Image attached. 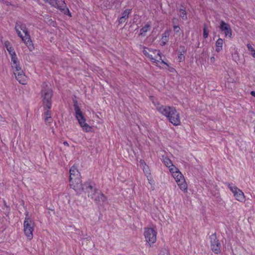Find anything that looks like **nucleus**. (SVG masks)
I'll return each instance as SVG.
<instances>
[{
    "label": "nucleus",
    "instance_id": "obj_1",
    "mask_svg": "<svg viewBox=\"0 0 255 255\" xmlns=\"http://www.w3.org/2000/svg\"><path fill=\"white\" fill-rule=\"evenodd\" d=\"M156 110L162 115L167 118L169 121L174 126L180 125L179 113L174 107L163 106L158 102H153Z\"/></svg>",
    "mask_w": 255,
    "mask_h": 255
},
{
    "label": "nucleus",
    "instance_id": "obj_2",
    "mask_svg": "<svg viewBox=\"0 0 255 255\" xmlns=\"http://www.w3.org/2000/svg\"><path fill=\"white\" fill-rule=\"evenodd\" d=\"M85 192L88 196L94 200L96 203H103L107 201V197L90 182L85 183Z\"/></svg>",
    "mask_w": 255,
    "mask_h": 255
},
{
    "label": "nucleus",
    "instance_id": "obj_3",
    "mask_svg": "<svg viewBox=\"0 0 255 255\" xmlns=\"http://www.w3.org/2000/svg\"><path fill=\"white\" fill-rule=\"evenodd\" d=\"M35 223L32 219L29 216L28 213L25 214V218L23 222V231L25 235L29 240L33 238V232Z\"/></svg>",
    "mask_w": 255,
    "mask_h": 255
},
{
    "label": "nucleus",
    "instance_id": "obj_4",
    "mask_svg": "<svg viewBox=\"0 0 255 255\" xmlns=\"http://www.w3.org/2000/svg\"><path fill=\"white\" fill-rule=\"evenodd\" d=\"M52 96V92L51 89L48 87L46 84H43L42 85L41 97L42 98L43 107L45 108L51 109Z\"/></svg>",
    "mask_w": 255,
    "mask_h": 255
},
{
    "label": "nucleus",
    "instance_id": "obj_5",
    "mask_svg": "<svg viewBox=\"0 0 255 255\" xmlns=\"http://www.w3.org/2000/svg\"><path fill=\"white\" fill-rule=\"evenodd\" d=\"M74 106V110L75 111L76 117L78 121L80 126L83 128V129L86 132L90 131L91 129V127L85 123V119L84 117L80 108L76 104H75Z\"/></svg>",
    "mask_w": 255,
    "mask_h": 255
},
{
    "label": "nucleus",
    "instance_id": "obj_6",
    "mask_svg": "<svg viewBox=\"0 0 255 255\" xmlns=\"http://www.w3.org/2000/svg\"><path fill=\"white\" fill-rule=\"evenodd\" d=\"M142 52L145 56L148 57L150 60L155 63L159 62V60L161 59V53L159 51L157 50H150L149 49L144 48Z\"/></svg>",
    "mask_w": 255,
    "mask_h": 255
},
{
    "label": "nucleus",
    "instance_id": "obj_7",
    "mask_svg": "<svg viewBox=\"0 0 255 255\" xmlns=\"http://www.w3.org/2000/svg\"><path fill=\"white\" fill-rule=\"evenodd\" d=\"M157 232L151 228H147L144 229V236L145 240L150 246L156 241Z\"/></svg>",
    "mask_w": 255,
    "mask_h": 255
},
{
    "label": "nucleus",
    "instance_id": "obj_8",
    "mask_svg": "<svg viewBox=\"0 0 255 255\" xmlns=\"http://www.w3.org/2000/svg\"><path fill=\"white\" fill-rule=\"evenodd\" d=\"M228 187L232 191L237 200L241 202H245V196L244 193L241 190L239 189L236 186L234 185L232 183H229Z\"/></svg>",
    "mask_w": 255,
    "mask_h": 255
},
{
    "label": "nucleus",
    "instance_id": "obj_9",
    "mask_svg": "<svg viewBox=\"0 0 255 255\" xmlns=\"http://www.w3.org/2000/svg\"><path fill=\"white\" fill-rule=\"evenodd\" d=\"M173 177L175 179L178 186L181 190L184 192L187 191V184L185 182V179L182 173L179 171L177 173L173 174Z\"/></svg>",
    "mask_w": 255,
    "mask_h": 255
},
{
    "label": "nucleus",
    "instance_id": "obj_10",
    "mask_svg": "<svg viewBox=\"0 0 255 255\" xmlns=\"http://www.w3.org/2000/svg\"><path fill=\"white\" fill-rule=\"evenodd\" d=\"M70 186L78 193H80L83 190H85V184H82L80 178L70 181Z\"/></svg>",
    "mask_w": 255,
    "mask_h": 255
},
{
    "label": "nucleus",
    "instance_id": "obj_11",
    "mask_svg": "<svg viewBox=\"0 0 255 255\" xmlns=\"http://www.w3.org/2000/svg\"><path fill=\"white\" fill-rule=\"evenodd\" d=\"M211 240V248L212 250L215 253L218 254L220 252V244L217 239L215 234H212L210 236Z\"/></svg>",
    "mask_w": 255,
    "mask_h": 255
},
{
    "label": "nucleus",
    "instance_id": "obj_12",
    "mask_svg": "<svg viewBox=\"0 0 255 255\" xmlns=\"http://www.w3.org/2000/svg\"><path fill=\"white\" fill-rule=\"evenodd\" d=\"M220 29L225 33L226 37H229L230 38L232 36V30L231 28L230 25L223 21H221L220 25Z\"/></svg>",
    "mask_w": 255,
    "mask_h": 255
},
{
    "label": "nucleus",
    "instance_id": "obj_13",
    "mask_svg": "<svg viewBox=\"0 0 255 255\" xmlns=\"http://www.w3.org/2000/svg\"><path fill=\"white\" fill-rule=\"evenodd\" d=\"M24 34L25 35L23 36L21 34V37H20L22 39V41L26 44V45L28 48V49L30 51H31L33 50L34 47L32 45L30 35L28 34V32H27L26 33H24Z\"/></svg>",
    "mask_w": 255,
    "mask_h": 255
},
{
    "label": "nucleus",
    "instance_id": "obj_14",
    "mask_svg": "<svg viewBox=\"0 0 255 255\" xmlns=\"http://www.w3.org/2000/svg\"><path fill=\"white\" fill-rule=\"evenodd\" d=\"M80 172L77 170L76 167L74 166H72L70 169L69 181L77 179V178H80Z\"/></svg>",
    "mask_w": 255,
    "mask_h": 255
},
{
    "label": "nucleus",
    "instance_id": "obj_15",
    "mask_svg": "<svg viewBox=\"0 0 255 255\" xmlns=\"http://www.w3.org/2000/svg\"><path fill=\"white\" fill-rule=\"evenodd\" d=\"M15 29L19 37H21V33L20 30H22L24 33L28 32L27 29L24 24L20 22H16L15 26Z\"/></svg>",
    "mask_w": 255,
    "mask_h": 255
},
{
    "label": "nucleus",
    "instance_id": "obj_16",
    "mask_svg": "<svg viewBox=\"0 0 255 255\" xmlns=\"http://www.w3.org/2000/svg\"><path fill=\"white\" fill-rule=\"evenodd\" d=\"M14 74L16 79L20 83L24 84L25 82V76L22 70L14 72Z\"/></svg>",
    "mask_w": 255,
    "mask_h": 255
},
{
    "label": "nucleus",
    "instance_id": "obj_17",
    "mask_svg": "<svg viewBox=\"0 0 255 255\" xmlns=\"http://www.w3.org/2000/svg\"><path fill=\"white\" fill-rule=\"evenodd\" d=\"M44 121L46 125L49 124L52 121V119L51 118V112L50 110V109H48L47 108H44Z\"/></svg>",
    "mask_w": 255,
    "mask_h": 255
},
{
    "label": "nucleus",
    "instance_id": "obj_18",
    "mask_svg": "<svg viewBox=\"0 0 255 255\" xmlns=\"http://www.w3.org/2000/svg\"><path fill=\"white\" fill-rule=\"evenodd\" d=\"M4 46L10 54L11 59H12V57L16 58V55L15 52L10 43L7 41H5L4 42Z\"/></svg>",
    "mask_w": 255,
    "mask_h": 255
},
{
    "label": "nucleus",
    "instance_id": "obj_19",
    "mask_svg": "<svg viewBox=\"0 0 255 255\" xmlns=\"http://www.w3.org/2000/svg\"><path fill=\"white\" fill-rule=\"evenodd\" d=\"M170 35V32L169 31H165L162 35V37L161 39V43L160 44L162 46L165 45L166 43L168 41V38Z\"/></svg>",
    "mask_w": 255,
    "mask_h": 255
},
{
    "label": "nucleus",
    "instance_id": "obj_20",
    "mask_svg": "<svg viewBox=\"0 0 255 255\" xmlns=\"http://www.w3.org/2000/svg\"><path fill=\"white\" fill-rule=\"evenodd\" d=\"M11 61L12 62L11 66L12 69H13L14 72L21 70V67L18 65L17 57H12V59H11Z\"/></svg>",
    "mask_w": 255,
    "mask_h": 255
},
{
    "label": "nucleus",
    "instance_id": "obj_21",
    "mask_svg": "<svg viewBox=\"0 0 255 255\" xmlns=\"http://www.w3.org/2000/svg\"><path fill=\"white\" fill-rule=\"evenodd\" d=\"M223 43V40L221 38H219L217 40L216 42V51L217 52H219L222 50Z\"/></svg>",
    "mask_w": 255,
    "mask_h": 255
},
{
    "label": "nucleus",
    "instance_id": "obj_22",
    "mask_svg": "<svg viewBox=\"0 0 255 255\" xmlns=\"http://www.w3.org/2000/svg\"><path fill=\"white\" fill-rule=\"evenodd\" d=\"M150 24L149 23H147L144 27L140 29L139 34L142 36H145L146 32L150 30Z\"/></svg>",
    "mask_w": 255,
    "mask_h": 255
},
{
    "label": "nucleus",
    "instance_id": "obj_23",
    "mask_svg": "<svg viewBox=\"0 0 255 255\" xmlns=\"http://www.w3.org/2000/svg\"><path fill=\"white\" fill-rule=\"evenodd\" d=\"M178 14L179 16L184 20H186L187 18L186 12L185 10V8L183 7V8H180L178 12Z\"/></svg>",
    "mask_w": 255,
    "mask_h": 255
},
{
    "label": "nucleus",
    "instance_id": "obj_24",
    "mask_svg": "<svg viewBox=\"0 0 255 255\" xmlns=\"http://www.w3.org/2000/svg\"><path fill=\"white\" fill-rule=\"evenodd\" d=\"M131 12V9H126L122 13V17H123V18H124L126 20L128 19V18L129 17V15L130 14Z\"/></svg>",
    "mask_w": 255,
    "mask_h": 255
},
{
    "label": "nucleus",
    "instance_id": "obj_25",
    "mask_svg": "<svg viewBox=\"0 0 255 255\" xmlns=\"http://www.w3.org/2000/svg\"><path fill=\"white\" fill-rule=\"evenodd\" d=\"M170 172L172 173V176L173 174L177 173V172H179V169L175 167L173 164L171 166V167H168Z\"/></svg>",
    "mask_w": 255,
    "mask_h": 255
},
{
    "label": "nucleus",
    "instance_id": "obj_26",
    "mask_svg": "<svg viewBox=\"0 0 255 255\" xmlns=\"http://www.w3.org/2000/svg\"><path fill=\"white\" fill-rule=\"evenodd\" d=\"M163 162L164 164L167 167H171V166L173 165L171 160L167 157H165L163 158Z\"/></svg>",
    "mask_w": 255,
    "mask_h": 255
},
{
    "label": "nucleus",
    "instance_id": "obj_27",
    "mask_svg": "<svg viewBox=\"0 0 255 255\" xmlns=\"http://www.w3.org/2000/svg\"><path fill=\"white\" fill-rule=\"evenodd\" d=\"M249 50L251 52V54L253 57L255 58V50L250 44H248L247 45Z\"/></svg>",
    "mask_w": 255,
    "mask_h": 255
},
{
    "label": "nucleus",
    "instance_id": "obj_28",
    "mask_svg": "<svg viewBox=\"0 0 255 255\" xmlns=\"http://www.w3.org/2000/svg\"><path fill=\"white\" fill-rule=\"evenodd\" d=\"M142 169H143L144 173L145 174V175L147 177L148 180H149V179H148V176L150 175V174L149 173V169L148 166L147 165V166H145V167L144 166L143 167H142Z\"/></svg>",
    "mask_w": 255,
    "mask_h": 255
},
{
    "label": "nucleus",
    "instance_id": "obj_29",
    "mask_svg": "<svg viewBox=\"0 0 255 255\" xmlns=\"http://www.w3.org/2000/svg\"><path fill=\"white\" fill-rule=\"evenodd\" d=\"M208 31L207 30L206 25H205L204 29H203V37L204 38H206L208 37Z\"/></svg>",
    "mask_w": 255,
    "mask_h": 255
},
{
    "label": "nucleus",
    "instance_id": "obj_30",
    "mask_svg": "<svg viewBox=\"0 0 255 255\" xmlns=\"http://www.w3.org/2000/svg\"><path fill=\"white\" fill-rule=\"evenodd\" d=\"M126 21V19L122 16L119 17L118 19V22H119V24H122L123 23H124Z\"/></svg>",
    "mask_w": 255,
    "mask_h": 255
},
{
    "label": "nucleus",
    "instance_id": "obj_31",
    "mask_svg": "<svg viewBox=\"0 0 255 255\" xmlns=\"http://www.w3.org/2000/svg\"><path fill=\"white\" fill-rule=\"evenodd\" d=\"M159 255H168L167 251L165 249H162Z\"/></svg>",
    "mask_w": 255,
    "mask_h": 255
},
{
    "label": "nucleus",
    "instance_id": "obj_32",
    "mask_svg": "<svg viewBox=\"0 0 255 255\" xmlns=\"http://www.w3.org/2000/svg\"><path fill=\"white\" fill-rule=\"evenodd\" d=\"M178 59H179V61L181 62L183 60H184L185 59V57L183 55V54L180 53L179 56H178Z\"/></svg>",
    "mask_w": 255,
    "mask_h": 255
},
{
    "label": "nucleus",
    "instance_id": "obj_33",
    "mask_svg": "<svg viewBox=\"0 0 255 255\" xmlns=\"http://www.w3.org/2000/svg\"><path fill=\"white\" fill-rule=\"evenodd\" d=\"M139 165H140V167L142 168L144 166L145 167V166H147L145 162L143 160H140Z\"/></svg>",
    "mask_w": 255,
    "mask_h": 255
},
{
    "label": "nucleus",
    "instance_id": "obj_34",
    "mask_svg": "<svg viewBox=\"0 0 255 255\" xmlns=\"http://www.w3.org/2000/svg\"><path fill=\"white\" fill-rule=\"evenodd\" d=\"M173 28L175 31L178 32L180 29V27L178 25H174Z\"/></svg>",
    "mask_w": 255,
    "mask_h": 255
},
{
    "label": "nucleus",
    "instance_id": "obj_35",
    "mask_svg": "<svg viewBox=\"0 0 255 255\" xmlns=\"http://www.w3.org/2000/svg\"><path fill=\"white\" fill-rule=\"evenodd\" d=\"M215 58L214 56L211 57L210 58L211 62L212 63H214L215 62Z\"/></svg>",
    "mask_w": 255,
    "mask_h": 255
},
{
    "label": "nucleus",
    "instance_id": "obj_36",
    "mask_svg": "<svg viewBox=\"0 0 255 255\" xmlns=\"http://www.w3.org/2000/svg\"><path fill=\"white\" fill-rule=\"evenodd\" d=\"M251 95L252 96H254V97H255V91H252V92H251Z\"/></svg>",
    "mask_w": 255,
    "mask_h": 255
},
{
    "label": "nucleus",
    "instance_id": "obj_37",
    "mask_svg": "<svg viewBox=\"0 0 255 255\" xmlns=\"http://www.w3.org/2000/svg\"><path fill=\"white\" fill-rule=\"evenodd\" d=\"M63 144H64L65 145H66V146H68V145H69V144H68V142H67V141H64V142H63Z\"/></svg>",
    "mask_w": 255,
    "mask_h": 255
},
{
    "label": "nucleus",
    "instance_id": "obj_38",
    "mask_svg": "<svg viewBox=\"0 0 255 255\" xmlns=\"http://www.w3.org/2000/svg\"><path fill=\"white\" fill-rule=\"evenodd\" d=\"M161 62L162 63H163V64H166V65H167L166 63H165V62L164 61H163V60H161Z\"/></svg>",
    "mask_w": 255,
    "mask_h": 255
}]
</instances>
